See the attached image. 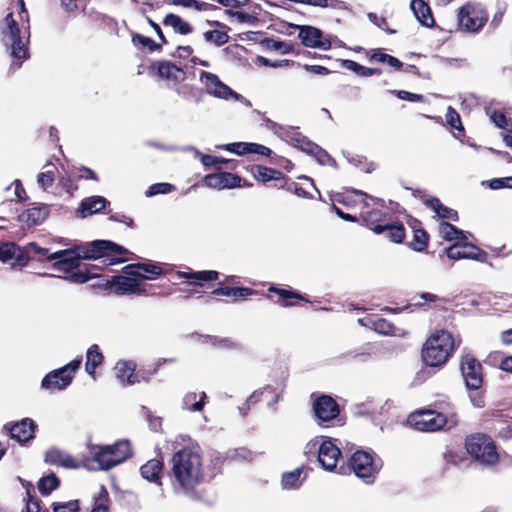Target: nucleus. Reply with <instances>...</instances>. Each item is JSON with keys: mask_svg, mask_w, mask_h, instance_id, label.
<instances>
[{"mask_svg": "<svg viewBox=\"0 0 512 512\" xmlns=\"http://www.w3.org/2000/svg\"><path fill=\"white\" fill-rule=\"evenodd\" d=\"M108 204L109 201L103 196L95 195L86 197L80 202L78 213H80L81 217L85 218L89 215L99 213Z\"/></svg>", "mask_w": 512, "mask_h": 512, "instance_id": "393cba45", "label": "nucleus"}, {"mask_svg": "<svg viewBox=\"0 0 512 512\" xmlns=\"http://www.w3.org/2000/svg\"><path fill=\"white\" fill-rule=\"evenodd\" d=\"M488 15L480 4L468 3L464 5L458 14L459 28L466 32L476 33L480 31L487 22Z\"/></svg>", "mask_w": 512, "mask_h": 512, "instance_id": "1a4fd4ad", "label": "nucleus"}, {"mask_svg": "<svg viewBox=\"0 0 512 512\" xmlns=\"http://www.w3.org/2000/svg\"><path fill=\"white\" fill-rule=\"evenodd\" d=\"M123 273L131 276H136L141 279L153 280L162 274V268L154 263H137L129 264L123 268Z\"/></svg>", "mask_w": 512, "mask_h": 512, "instance_id": "4be33fe9", "label": "nucleus"}, {"mask_svg": "<svg viewBox=\"0 0 512 512\" xmlns=\"http://www.w3.org/2000/svg\"><path fill=\"white\" fill-rule=\"evenodd\" d=\"M267 46L282 54H288L292 51V45L284 41L270 39L267 41Z\"/></svg>", "mask_w": 512, "mask_h": 512, "instance_id": "052dcab7", "label": "nucleus"}, {"mask_svg": "<svg viewBox=\"0 0 512 512\" xmlns=\"http://www.w3.org/2000/svg\"><path fill=\"white\" fill-rule=\"evenodd\" d=\"M302 472V468H296L292 471L283 473L281 478L282 488L285 490L298 489L302 484V481L300 480Z\"/></svg>", "mask_w": 512, "mask_h": 512, "instance_id": "58836bf2", "label": "nucleus"}, {"mask_svg": "<svg viewBox=\"0 0 512 512\" xmlns=\"http://www.w3.org/2000/svg\"><path fill=\"white\" fill-rule=\"evenodd\" d=\"M410 8L413 11L416 19L426 27H432L434 25V18L431 13V9L427 3L423 0H412Z\"/></svg>", "mask_w": 512, "mask_h": 512, "instance_id": "c756f323", "label": "nucleus"}, {"mask_svg": "<svg viewBox=\"0 0 512 512\" xmlns=\"http://www.w3.org/2000/svg\"><path fill=\"white\" fill-rule=\"evenodd\" d=\"M428 244V234L423 229L414 231L413 241L410 246L413 250L421 252L426 249Z\"/></svg>", "mask_w": 512, "mask_h": 512, "instance_id": "49530a36", "label": "nucleus"}, {"mask_svg": "<svg viewBox=\"0 0 512 512\" xmlns=\"http://www.w3.org/2000/svg\"><path fill=\"white\" fill-rule=\"evenodd\" d=\"M54 182V173L52 170H47L46 172H41L37 175V184L44 191H47Z\"/></svg>", "mask_w": 512, "mask_h": 512, "instance_id": "5fc2aeb1", "label": "nucleus"}, {"mask_svg": "<svg viewBox=\"0 0 512 512\" xmlns=\"http://www.w3.org/2000/svg\"><path fill=\"white\" fill-rule=\"evenodd\" d=\"M313 412L316 418L322 423H328L340 413L338 403L329 395H321L313 402Z\"/></svg>", "mask_w": 512, "mask_h": 512, "instance_id": "dca6fc26", "label": "nucleus"}, {"mask_svg": "<svg viewBox=\"0 0 512 512\" xmlns=\"http://www.w3.org/2000/svg\"><path fill=\"white\" fill-rule=\"evenodd\" d=\"M171 4L176 6H183L185 8H192L197 11L210 10L212 5L206 2H200L197 0H170Z\"/></svg>", "mask_w": 512, "mask_h": 512, "instance_id": "de8ad7c7", "label": "nucleus"}, {"mask_svg": "<svg viewBox=\"0 0 512 512\" xmlns=\"http://www.w3.org/2000/svg\"><path fill=\"white\" fill-rule=\"evenodd\" d=\"M175 190V186L169 183L152 184L145 192L146 197H152L158 194H168Z\"/></svg>", "mask_w": 512, "mask_h": 512, "instance_id": "8fccbe9b", "label": "nucleus"}, {"mask_svg": "<svg viewBox=\"0 0 512 512\" xmlns=\"http://www.w3.org/2000/svg\"><path fill=\"white\" fill-rule=\"evenodd\" d=\"M488 186L492 190L512 188V176L504 178H493L490 181H488Z\"/></svg>", "mask_w": 512, "mask_h": 512, "instance_id": "bf43d9fd", "label": "nucleus"}, {"mask_svg": "<svg viewBox=\"0 0 512 512\" xmlns=\"http://www.w3.org/2000/svg\"><path fill=\"white\" fill-rule=\"evenodd\" d=\"M305 149L303 152L314 156L317 162L321 165H331L335 168H337V163L335 159H333L327 151L322 149L319 145L316 143L309 141L307 146H304Z\"/></svg>", "mask_w": 512, "mask_h": 512, "instance_id": "e433bc0d", "label": "nucleus"}, {"mask_svg": "<svg viewBox=\"0 0 512 512\" xmlns=\"http://www.w3.org/2000/svg\"><path fill=\"white\" fill-rule=\"evenodd\" d=\"M14 260L12 266L24 267L29 262L28 252L24 251L20 246L11 243L0 244V261L9 262Z\"/></svg>", "mask_w": 512, "mask_h": 512, "instance_id": "6ab92c4d", "label": "nucleus"}, {"mask_svg": "<svg viewBox=\"0 0 512 512\" xmlns=\"http://www.w3.org/2000/svg\"><path fill=\"white\" fill-rule=\"evenodd\" d=\"M465 446L471 457L483 466H493L499 461L496 446L487 435H471L466 439Z\"/></svg>", "mask_w": 512, "mask_h": 512, "instance_id": "0eeeda50", "label": "nucleus"}, {"mask_svg": "<svg viewBox=\"0 0 512 512\" xmlns=\"http://www.w3.org/2000/svg\"><path fill=\"white\" fill-rule=\"evenodd\" d=\"M455 348L454 339L448 331L438 330L424 344L422 358L429 366L446 363Z\"/></svg>", "mask_w": 512, "mask_h": 512, "instance_id": "39448f33", "label": "nucleus"}, {"mask_svg": "<svg viewBox=\"0 0 512 512\" xmlns=\"http://www.w3.org/2000/svg\"><path fill=\"white\" fill-rule=\"evenodd\" d=\"M441 410H422L411 414L408 421L412 427L422 432H435L442 429H451L458 423L454 406L446 403Z\"/></svg>", "mask_w": 512, "mask_h": 512, "instance_id": "7ed1b4c3", "label": "nucleus"}, {"mask_svg": "<svg viewBox=\"0 0 512 512\" xmlns=\"http://www.w3.org/2000/svg\"><path fill=\"white\" fill-rule=\"evenodd\" d=\"M153 68L157 71L159 78L173 82L174 85L186 79V72L170 61L155 62Z\"/></svg>", "mask_w": 512, "mask_h": 512, "instance_id": "412c9836", "label": "nucleus"}, {"mask_svg": "<svg viewBox=\"0 0 512 512\" xmlns=\"http://www.w3.org/2000/svg\"><path fill=\"white\" fill-rule=\"evenodd\" d=\"M203 182L209 188L222 190L239 187L241 178L232 173L222 172L206 175Z\"/></svg>", "mask_w": 512, "mask_h": 512, "instance_id": "aec40b11", "label": "nucleus"}, {"mask_svg": "<svg viewBox=\"0 0 512 512\" xmlns=\"http://www.w3.org/2000/svg\"><path fill=\"white\" fill-rule=\"evenodd\" d=\"M171 463V485L174 493L193 497L195 488L204 478L200 454L191 448H183L173 454Z\"/></svg>", "mask_w": 512, "mask_h": 512, "instance_id": "f03ea898", "label": "nucleus"}, {"mask_svg": "<svg viewBox=\"0 0 512 512\" xmlns=\"http://www.w3.org/2000/svg\"><path fill=\"white\" fill-rule=\"evenodd\" d=\"M299 29L298 37L305 47L329 50L331 41L323 36V32L313 26H296Z\"/></svg>", "mask_w": 512, "mask_h": 512, "instance_id": "f3484780", "label": "nucleus"}, {"mask_svg": "<svg viewBox=\"0 0 512 512\" xmlns=\"http://www.w3.org/2000/svg\"><path fill=\"white\" fill-rule=\"evenodd\" d=\"M350 467L355 475L362 479H371L382 467L380 459H374L367 451H356L349 460ZM367 482H370L368 480Z\"/></svg>", "mask_w": 512, "mask_h": 512, "instance_id": "9d476101", "label": "nucleus"}, {"mask_svg": "<svg viewBox=\"0 0 512 512\" xmlns=\"http://www.w3.org/2000/svg\"><path fill=\"white\" fill-rule=\"evenodd\" d=\"M48 215V207L43 205L39 207H32L19 215V220L26 223L28 226H35L41 224Z\"/></svg>", "mask_w": 512, "mask_h": 512, "instance_id": "7c9ffc66", "label": "nucleus"}, {"mask_svg": "<svg viewBox=\"0 0 512 512\" xmlns=\"http://www.w3.org/2000/svg\"><path fill=\"white\" fill-rule=\"evenodd\" d=\"M445 117H446L447 123L452 128H455L457 130L463 131V126H462V123H461L460 115L456 112V110L454 108L449 106L447 108V112H446Z\"/></svg>", "mask_w": 512, "mask_h": 512, "instance_id": "6e6d98bb", "label": "nucleus"}, {"mask_svg": "<svg viewBox=\"0 0 512 512\" xmlns=\"http://www.w3.org/2000/svg\"><path fill=\"white\" fill-rule=\"evenodd\" d=\"M255 293V291L248 287H229V286H220L212 291V294L215 296H224L230 299L231 302H236L237 300H244L248 296H251Z\"/></svg>", "mask_w": 512, "mask_h": 512, "instance_id": "a878e982", "label": "nucleus"}, {"mask_svg": "<svg viewBox=\"0 0 512 512\" xmlns=\"http://www.w3.org/2000/svg\"><path fill=\"white\" fill-rule=\"evenodd\" d=\"M484 111L496 127L512 133V118L507 117L501 111L492 110L489 105H485Z\"/></svg>", "mask_w": 512, "mask_h": 512, "instance_id": "4c0bfd02", "label": "nucleus"}, {"mask_svg": "<svg viewBox=\"0 0 512 512\" xmlns=\"http://www.w3.org/2000/svg\"><path fill=\"white\" fill-rule=\"evenodd\" d=\"M424 204L432 209L436 215L441 219H450L453 221H457L458 214L457 211L444 206L440 200L436 197H430L424 200Z\"/></svg>", "mask_w": 512, "mask_h": 512, "instance_id": "72a5a7b5", "label": "nucleus"}, {"mask_svg": "<svg viewBox=\"0 0 512 512\" xmlns=\"http://www.w3.org/2000/svg\"><path fill=\"white\" fill-rule=\"evenodd\" d=\"M306 448L308 453L317 452L318 462L323 469L333 471L336 468L341 451L334 442L316 437L307 444Z\"/></svg>", "mask_w": 512, "mask_h": 512, "instance_id": "6e6552de", "label": "nucleus"}, {"mask_svg": "<svg viewBox=\"0 0 512 512\" xmlns=\"http://www.w3.org/2000/svg\"><path fill=\"white\" fill-rule=\"evenodd\" d=\"M249 143L247 142H234L226 145L218 146V148H223L231 153L237 155H246L248 154Z\"/></svg>", "mask_w": 512, "mask_h": 512, "instance_id": "864d4df0", "label": "nucleus"}, {"mask_svg": "<svg viewBox=\"0 0 512 512\" xmlns=\"http://www.w3.org/2000/svg\"><path fill=\"white\" fill-rule=\"evenodd\" d=\"M439 234L444 240L447 241L466 239L464 231L458 229L456 226L448 222L440 223Z\"/></svg>", "mask_w": 512, "mask_h": 512, "instance_id": "ea45409f", "label": "nucleus"}, {"mask_svg": "<svg viewBox=\"0 0 512 512\" xmlns=\"http://www.w3.org/2000/svg\"><path fill=\"white\" fill-rule=\"evenodd\" d=\"M374 328L376 332L384 335H388L393 332V325L385 319L375 321Z\"/></svg>", "mask_w": 512, "mask_h": 512, "instance_id": "774afa93", "label": "nucleus"}, {"mask_svg": "<svg viewBox=\"0 0 512 512\" xmlns=\"http://www.w3.org/2000/svg\"><path fill=\"white\" fill-rule=\"evenodd\" d=\"M53 512H78L79 511V503L77 500H72L68 502H54L52 504Z\"/></svg>", "mask_w": 512, "mask_h": 512, "instance_id": "603ef678", "label": "nucleus"}, {"mask_svg": "<svg viewBox=\"0 0 512 512\" xmlns=\"http://www.w3.org/2000/svg\"><path fill=\"white\" fill-rule=\"evenodd\" d=\"M461 373L465 381V385L470 390H477L483 383L482 365L472 355H465L461 359Z\"/></svg>", "mask_w": 512, "mask_h": 512, "instance_id": "f8f14e48", "label": "nucleus"}, {"mask_svg": "<svg viewBox=\"0 0 512 512\" xmlns=\"http://www.w3.org/2000/svg\"><path fill=\"white\" fill-rule=\"evenodd\" d=\"M24 251L28 252V257L30 258V255H39V256H49L48 254L49 250L47 248L40 247L37 243L31 242L29 243L25 248H23Z\"/></svg>", "mask_w": 512, "mask_h": 512, "instance_id": "338daca9", "label": "nucleus"}, {"mask_svg": "<svg viewBox=\"0 0 512 512\" xmlns=\"http://www.w3.org/2000/svg\"><path fill=\"white\" fill-rule=\"evenodd\" d=\"M302 4L314 6V7H320V8H327L331 7L333 9L340 8L341 1L339 0H303Z\"/></svg>", "mask_w": 512, "mask_h": 512, "instance_id": "4d7b16f0", "label": "nucleus"}, {"mask_svg": "<svg viewBox=\"0 0 512 512\" xmlns=\"http://www.w3.org/2000/svg\"><path fill=\"white\" fill-rule=\"evenodd\" d=\"M73 375L65 374L64 369H56L48 373L41 382L45 390H63L71 384Z\"/></svg>", "mask_w": 512, "mask_h": 512, "instance_id": "5701e85b", "label": "nucleus"}, {"mask_svg": "<svg viewBox=\"0 0 512 512\" xmlns=\"http://www.w3.org/2000/svg\"><path fill=\"white\" fill-rule=\"evenodd\" d=\"M203 37L206 42L212 43L215 46H222L229 40V36L226 32L219 30H209L204 32Z\"/></svg>", "mask_w": 512, "mask_h": 512, "instance_id": "c03bdc74", "label": "nucleus"}, {"mask_svg": "<svg viewBox=\"0 0 512 512\" xmlns=\"http://www.w3.org/2000/svg\"><path fill=\"white\" fill-rule=\"evenodd\" d=\"M177 277L185 279L190 285L202 287L204 282L216 281L218 279V272L214 270L203 271H178Z\"/></svg>", "mask_w": 512, "mask_h": 512, "instance_id": "b1692460", "label": "nucleus"}, {"mask_svg": "<svg viewBox=\"0 0 512 512\" xmlns=\"http://www.w3.org/2000/svg\"><path fill=\"white\" fill-rule=\"evenodd\" d=\"M126 249L109 240H95L84 245L59 250L48 256L49 261H55L53 267L56 270L67 273L63 279L76 284L86 283L90 276L83 272H73L78 268L82 259H100L107 258L109 265L120 263L123 259L112 257V255H122Z\"/></svg>", "mask_w": 512, "mask_h": 512, "instance_id": "f257e3e1", "label": "nucleus"}, {"mask_svg": "<svg viewBox=\"0 0 512 512\" xmlns=\"http://www.w3.org/2000/svg\"><path fill=\"white\" fill-rule=\"evenodd\" d=\"M253 174L257 180L264 183L271 180L279 181L284 179L283 174L280 171L264 166H256L253 169Z\"/></svg>", "mask_w": 512, "mask_h": 512, "instance_id": "a19ab883", "label": "nucleus"}, {"mask_svg": "<svg viewBox=\"0 0 512 512\" xmlns=\"http://www.w3.org/2000/svg\"><path fill=\"white\" fill-rule=\"evenodd\" d=\"M90 453L101 470H109L126 461L131 448L128 440H120L112 445H92Z\"/></svg>", "mask_w": 512, "mask_h": 512, "instance_id": "423d86ee", "label": "nucleus"}, {"mask_svg": "<svg viewBox=\"0 0 512 512\" xmlns=\"http://www.w3.org/2000/svg\"><path fill=\"white\" fill-rule=\"evenodd\" d=\"M391 93H395L399 99L409 102H420L423 100V95L411 93L405 90H393Z\"/></svg>", "mask_w": 512, "mask_h": 512, "instance_id": "0e129e2a", "label": "nucleus"}, {"mask_svg": "<svg viewBox=\"0 0 512 512\" xmlns=\"http://www.w3.org/2000/svg\"><path fill=\"white\" fill-rule=\"evenodd\" d=\"M229 14L235 17L238 23H246L253 25L257 21V18L247 12L243 11H229Z\"/></svg>", "mask_w": 512, "mask_h": 512, "instance_id": "e2e57ef3", "label": "nucleus"}, {"mask_svg": "<svg viewBox=\"0 0 512 512\" xmlns=\"http://www.w3.org/2000/svg\"><path fill=\"white\" fill-rule=\"evenodd\" d=\"M445 253L447 257L452 260L471 259L482 263L485 262L488 257L485 251L473 244L462 242V240L446 248Z\"/></svg>", "mask_w": 512, "mask_h": 512, "instance_id": "4468645a", "label": "nucleus"}, {"mask_svg": "<svg viewBox=\"0 0 512 512\" xmlns=\"http://www.w3.org/2000/svg\"><path fill=\"white\" fill-rule=\"evenodd\" d=\"M385 232H387V237L395 242L401 243L405 238V229L402 224H392L391 222L385 223Z\"/></svg>", "mask_w": 512, "mask_h": 512, "instance_id": "37998d69", "label": "nucleus"}, {"mask_svg": "<svg viewBox=\"0 0 512 512\" xmlns=\"http://www.w3.org/2000/svg\"><path fill=\"white\" fill-rule=\"evenodd\" d=\"M163 25L171 27L175 33L188 35L193 32V27L180 16L169 13L163 19Z\"/></svg>", "mask_w": 512, "mask_h": 512, "instance_id": "f704fd0d", "label": "nucleus"}, {"mask_svg": "<svg viewBox=\"0 0 512 512\" xmlns=\"http://www.w3.org/2000/svg\"><path fill=\"white\" fill-rule=\"evenodd\" d=\"M377 353V349L373 344H367L362 348V351L356 353L354 358L359 359L361 361H367L371 356Z\"/></svg>", "mask_w": 512, "mask_h": 512, "instance_id": "69168bd1", "label": "nucleus"}, {"mask_svg": "<svg viewBox=\"0 0 512 512\" xmlns=\"http://www.w3.org/2000/svg\"><path fill=\"white\" fill-rule=\"evenodd\" d=\"M173 90L180 98L186 101H192L196 104L202 101L203 90L192 84L181 82L174 85Z\"/></svg>", "mask_w": 512, "mask_h": 512, "instance_id": "c85d7f7f", "label": "nucleus"}, {"mask_svg": "<svg viewBox=\"0 0 512 512\" xmlns=\"http://www.w3.org/2000/svg\"><path fill=\"white\" fill-rule=\"evenodd\" d=\"M163 470V462L159 459H151L141 466L140 472L144 479L149 482L161 485V472Z\"/></svg>", "mask_w": 512, "mask_h": 512, "instance_id": "cd10ccee", "label": "nucleus"}, {"mask_svg": "<svg viewBox=\"0 0 512 512\" xmlns=\"http://www.w3.org/2000/svg\"><path fill=\"white\" fill-rule=\"evenodd\" d=\"M264 121L266 123V127L275 135H277L281 140L302 151H304V146H307L308 142L310 141L294 127L282 126L268 118L264 119Z\"/></svg>", "mask_w": 512, "mask_h": 512, "instance_id": "ddd939ff", "label": "nucleus"}, {"mask_svg": "<svg viewBox=\"0 0 512 512\" xmlns=\"http://www.w3.org/2000/svg\"><path fill=\"white\" fill-rule=\"evenodd\" d=\"M368 19L378 28L386 31L388 34H394L396 31L388 28V23L384 17H379L376 13L369 12L367 14Z\"/></svg>", "mask_w": 512, "mask_h": 512, "instance_id": "13d9d810", "label": "nucleus"}, {"mask_svg": "<svg viewBox=\"0 0 512 512\" xmlns=\"http://www.w3.org/2000/svg\"><path fill=\"white\" fill-rule=\"evenodd\" d=\"M103 360L104 356L99 346L97 344L91 345L86 352L85 371L90 376H94L96 368L102 364Z\"/></svg>", "mask_w": 512, "mask_h": 512, "instance_id": "c9c22d12", "label": "nucleus"}, {"mask_svg": "<svg viewBox=\"0 0 512 512\" xmlns=\"http://www.w3.org/2000/svg\"><path fill=\"white\" fill-rule=\"evenodd\" d=\"M141 279L136 276L127 275H116L113 276L108 284L111 290L117 295H147L145 289L141 288Z\"/></svg>", "mask_w": 512, "mask_h": 512, "instance_id": "2eb2a0df", "label": "nucleus"}, {"mask_svg": "<svg viewBox=\"0 0 512 512\" xmlns=\"http://www.w3.org/2000/svg\"><path fill=\"white\" fill-rule=\"evenodd\" d=\"M114 369L117 379L123 385H132L136 382L134 378L136 364L133 361H118Z\"/></svg>", "mask_w": 512, "mask_h": 512, "instance_id": "2f4dec72", "label": "nucleus"}, {"mask_svg": "<svg viewBox=\"0 0 512 512\" xmlns=\"http://www.w3.org/2000/svg\"><path fill=\"white\" fill-rule=\"evenodd\" d=\"M207 395L205 392H187L182 399V409L191 412H200L205 406Z\"/></svg>", "mask_w": 512, "mask_h": 512, "instance_id": "473e14b6", "label": "nucleus"}, {"mask_svg": "<svg viewBox=\"0 0 512 512\" xmlns=\"http://www.w3.org/2000/svg\"><path fill=\"white\" fill-rule=\"evenodd\" d=\"M4 21L5 27L2 29V41L10 50V55L14 59L12 66L20 68L23 61L29 58L27 46L30 37L29 26H25L24 31H22L12 13H9Z\"/></svg>", "mask_w": 512, "mask_h": 512, "instance_id": "20e7f679", "label": "nucleus"}, {"mask_svg": "<svg viewBox=\"0 0 512 512\" xmlns=\"http://www.w3.org/2000/svg\"><path fill=\"white\" fill-rule=\"evenodd\" d=\"M387 214L380 210H371L362 213L363 221L366 226L369 227L376 234H382L385 232V223H388L385 218Z\"/></svg>", "mask_w": 512, "mask_h": 512, "instance_id": "bb28decb", "label": "nucleus"}, {"mask_svg": "<svg viewBox=\"0 0 512 512\" xmlns=\"http://www.w3.org/2000/svg\"><path fill=\"white\" fill-rule=\"evenodd\" d=\"M287 377H288L287 371L282 370L280 373L279 380L275 381L276 386L275 387L273 386V388L275 390H274V393H272L273 394L272 401L268 403L269 408H272L276 403H278L280 401V393H282L286 387Z\"/></svg>", "mask_w": 512, "mask_h": 512, "instance_id": "a18cd8bd", "label": "nucleus"}, {"mask_svg": "<svg viewBox=\"0 0 512 512\" xmlns=\"http://www.w3.org/2000/svg\"><path fill=\"white\" fill-rule=\"evenodd\" d=\"M59 485H60L59 478L54 473H51L47 476L42 477L39 480L38 490L42 495L47 496L52 491L56 490L59 487Z\"/></svg>", "mask_w": 512, "mask_h": 512, "instance_id": "79ce46f5", "label": "nucleus"}, {"mask_svg": "<svg viewBox=\"0 0 512 512\" xmlns=\"http://www.w3.org/2000/svg\"><path fill=\"white\" fill-rule=\"evenodd\" d=\"M65 454L66 452L58 448L52 447L45 452L44 460L48 464L60 466Z\"/></svg>", "mask_w": 512, "mask_h": 512, "instance_id": "3c124183", "label": "nucleus"}, {"mask_svg": "<svg viewBox=\"0 0 512 512\" xmlns=\"http://www.w3.org/2000/svg\"><path fill=\"white\" fill-rule=\"evenodd\" d=\"M199 82L202 85L203 93L205 92L214 98L228 101L231 99V95H233V89L212 72L200 71Z\"/></svg>", "mask_w": 512, "mask_h": 512, "instance_id": "9b49d317", "label": "nucleus"}, {"mask_svg": "<svg viewBox=\"0 0 512 512\" xmlns=\"http://www.w3.org/2000/svg\"><path fill=\"white\" fill-rule=\"evenodd\" d=\"M132 42L135 46L147 48L150 52L160 49V45L149 37L141 34H134L132 36Z\"/></svg>", "mask_w": 512, "mask_h": 512, "instance_id": "09e8293b", "label": "nucleus"}, {"mask_svg": "<svg viewBox=\"0 0 512 512\" xmlns=\"http://www.w3.org/2000/svg\"><path fill=\"white\" fill-rule=\"evenodd\" d=\"M28 500L26 504V512H49L46 508L41 506L40 500L31 496L29 490L27 491Z\"/></svg>", "mask_w": 512, "mask_h": 512, "instance_id": "680f3d73", "label": "nucleus"}, {"mask_svg": "<svg viewBox=\"0 0 512 512\" xmlns=\"http://www.w3.org/2000/svg\"><path fill=\"white\" fill-rule=\"evenodd\" d=\"M37 424L30 418H24L14 424H6L4 429L9 432L12 439L19 443H25L34 438Z\"/></svg>", "mask_w": 512, "mask_h": 512, "instance_id": "a211bd4d", "label": "nucleus"}]
</instances>
